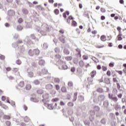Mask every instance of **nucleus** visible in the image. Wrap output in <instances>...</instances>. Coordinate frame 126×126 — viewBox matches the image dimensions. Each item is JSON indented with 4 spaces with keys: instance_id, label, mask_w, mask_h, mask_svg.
<instances>
[{
    "instance_id": "dca6fc26",
    "label": "nucleus",
    "mask_w": 126,
    "mask_h": 126,
    "mask_svg": "<svg viewBox=\"0 0 126 126\" xmlns=\"http://www.w3.org/2000/svg\"><path fill=\"white\" fill-rule=\"evenodd\" d=\"M122 36H123V34H122L121 33H119L117 36L118 41H122V40H123V37H122Z\"/></svg>"
},
{
    "instance_id": "a211bd4d",
    "label": "nucleus",
    "mask_w": 126,
    "mask_h": 126,
    "mask_svg": "<svg viewBox=\"0 0 126 126\" xmlns=\"http://www.w3.org/2000/svg\"><path fill=\"white\" fill-rule=\"evenodd\" d=\"M30 101L34 102V103H38L39 102V100L33 97L30 98Z\"/></svg>"
},
{
    "instance_id": "5fc2aeb1",
    "label": "nucleus",
    "mask_w": 126,
    "mask_h": 126,
    "mask_svg": "<svg viewBox=\"0 0 126 126\" xmlns=\"http://www.w3.org/2000/svg\"><path fill=\"white\" fill-rule=\"evenodd\" d=\"M73 63L75 64H77L78 63V59H75L73 61Z\"/></svg>"
},
{
    "instance_id": "4468645a",
    "label": "nucleus",
    "mask_w": 126,
    "mask_h": 126,
    "mask_svg": "<svg viewBox=\"0 0 126 126\" xmlns=\"http://www.w3.org/2000/svg\"><path fill=\"white\" fill-rule=\"evenodd\" d=\"M22 12L23 13V14H25V15H28V13H29V11L26 8H23L22 10Z\"/></svg>"
},
{
    "instance_id": "0eeeda50",
    "label": "nucleus",
    "mask_w": 126,
    "mask_h": 126,
    "mask_svg": "<svg viewBox=\"0 0 126 126\" xmlns=\"http://www.w3.org/2000/svg\"><path fill=\"white\" fill-rule=\"evenodd\" d=\"M109 105H110L109 100L106 99L103 101V106L104 108L107 109V111H108V112H110L111 110L109 109Z\"/></svg>"
},
{
    "instance_id": "603ef678",
    "label": "nucleus",
    "mask_w": 126,
    "mask_h": 126,
    "mask_svg": "<svg viewBox=\"0 0 126 126\" xmlns=\"http://www.w3.org/2000/svg\"><path fill=\"white\" fill-rule=\"evenodd\" d=\"M71 98L70 94H67L65 96V99H66L67 100H69Z\"/></svg>"
},
{
    "instance_id": "4be33fe9",
    "label": "nucleus",
    "mask_w": 126,
    "mask_h": 126,
    "mask_svg": "<svg viewBox=\"0 0 126 126\" xmlns=\"http://www.w3.org/2000/svg\"><path fill=\"white\" fill-rule=\"evenodd\" d=\"M77 94H78V93H75L74 94V96L72 99L73 102H75V101L77 100Z\"/></svg>"
},
{
    "instance_id": "2f4dec72",
    "label": "nucleus",
    "mask_w": 126,
    "mask_h": 126,
    "mask_svg": "<svg viewBox=\"0 0 126 126\" xmlns=\"http://www.w3.org/2000/svg\"><path fill=\"white\" fill-rule=\"evenodd\" d=\"M110 118L111 119V120H115L116 119V117L115 116V114L113 113H110Z\"/></svg>"
},
{
    "instance_id": "f8f14e48",
    "label": "nucleus",
    "mask_w": 126,
    "mask_h": 126,
    "mask_svg": "<svg viewBox=\"0 0 126 126\" xmlns=\"http://www.w3.org/2000/svg\"><path fill=\"white\" fill-rule=\"evenodd\" d=\"M7 15L8 16H14L15 15V11L13 10H9L7 11Z\"/></svg>"
},
{
    "instance_id": "f3484780",
    "label": "nucleus",
    "mask_w": 126,
    "mask_h": 126,
    "mask_svg": "<svg viewBox=\"0 0 126 126\" xmlns=\"http://www.w3.org/2000/svg\"><path fill=\"white\" fill-rule=\"evenodd\" d=\"M96 73H97V72H96V70H94L93 71H92L91 73V76L92 77V78H94V77L95 76V75H96Z\"/></svg>"
},
{
    "instance_id": "338daca9",
    "label": "nucleus",
    "mask_w": 126,
    "mask_h": 126,
    "mask_svg": "<svg viewBox=\"0 0 126 126\" xmlns=\"http://www.w3.org/2000/svg\"><path fill=\"white\" fill-rule=\"evenodd\" d=\"M32 66H33V67H36V66H37V65L36 64V63L34 62H32Z\"/></svg>"
},
{
    "instance_id": "bb28decb",
    "label": "nucleus",
    "mask_w": 126,
    "mask_h": 126,
    "mask_svg": "<svg viewBox=\"0 0 126 126\" xmlns=\"http://www.w3.org/2000/svg\"><path fill=\"white\" fill-rule=\"evenodd\" d=\"M28 76L29 77H33V76H34V73H32V71H28Z\"/></svg>"
},
{
    "instance_id": "a18cd8bd",
    "label": "nucleus",
    "mask_w": 126,
    "mask_h": 126,
    "mask_svg": "<svg viewBox=\"0 0 126 126\" xmlns=\"http://www.w3.org/2000/svg\"><path fill=\"white\" fill-rule=\"evenodd\" d=\"M72 25L74 26V27H75V26H77V23L74 20L72 21Z\"/></svg>"
},
{
    "instance_id": "e2e57ef3",
    "label": "nucleus",
    "mask_w": 126,
    "mask_h": 126,
    "mask_svg": "<svg viewBox=\"0 0 126 126\" xmlns=\"http://www.w3.org/2000/svg\"><path fill=\"white\" fill-rule=\"evenodd\" d=\"M21 63H22L21 61H20V60H19V59H18V60L16 61V63H17V64L20 65Z\"/></svg>"
},
{
    "instance_id": "20e7f679",
    "label": "nucleus",
    "mask_w": 126,
    "mask_h": 126,
    "mask_svg": "<svg viewBox=\"0 0 126 126\" xmlns=\"http://www.w3.org/2000/svg\"><path fill=\"white\" fill-rule=\"evenodd\" d=\"M105 100V95L103 94H100L98 95L97 99V98H94V103H95V104H98V103H102L103 101Z\"/></svg>"
},
{
    "instance_id": "423d86ee",
    "label": "nucleus",
    "mask_w": 126,
    "mask_h": 126,
    "mask_svg": "<svg viewBox=\"0 0 126 126\" xmlns=\"http://www.w3.org/2000/svg\"><path fill=\"white\" fill-rule=\"evenodd\" d=\"M50 97V95H49V94L48 93H45L44 94L42 95V102H43V103H45V102H49L50 101V100H49V98Z\"/></svg>"
},
{
    "instance_id": "e433bc0d",
    "label": "nucleus",
    "mask_w": 126,
    "mask_h": 126,
    "mask_svg": "<svg viewBox=\"0 0 126 126\" xmlns=\"http://www.w3.org/2000/svg\"><path fill=\"white\" fill-rule=\"evenodd\" d=\"M54 12L55 14L58 15L60 13V10H59L58 9H55L54 11Z\"/></svg>"
},
{
    "instance_id": "393cba45",
    "label": "nucleus",
    "mask_w": 126,
    "mask_h": 126,
    "mask_svg": "<svg viewBox=\"0 0 126 126\" xmlns=\"http://www.w3.org/2000/svg\"><path fill=\"white\" fill-rule=\"evenodd\" d=\"M23 29V27L21 25H18L17 26L16 30L17 31H21Z\"/></svg>"
},
{
    "instance_id": "0e129e2a",
    "label": "nucleus",
    "mask_w": 126,
    "mask_h": 126,
    "mask_svg": "<svg viewBox=\"0 0 126 126\" xmlns=\"http://www.w3.org/2000/svg\"><path fill=\"white\" fill-rule=\"evenodd\" d=\"M12 45H13V47H14V48L18 47V43H17V42H15V43H13Z\"/></svg>"
},
{
    "instance_id": "ea45409f",
    "label": "nucleus",
    "mask_w": 126,
    "mask_h": 126,
    "mask_svg": "<svg viewBox=\"0 0 126 126\" xmlns=\"http://www.w3.org/2000/svg\"><path fill=\"white\" fill-rule=\"evenodd\" d=\"M65 60L66 61H71L72 60V56H67L65 58Z\"/></svg>"
},
{
    "instance_id": "5701e85b",
    "label": "nucleus",
    "mask_w": 126,
    "mask_h": 126,
    "mask_svg": "<svg viewBox=\"0 0 126 126\" xmlns=\"http://www.w3.org/2000/svg\"><path fill=\"white\" fill-rule=\"evenodd\" d=\"M53 85H52V84H48L46 86V89L48 90H51V89H53Z\"/></svg>"
},
{
    "instance_id": "de8ad7c7",
    "label": "nucleus",
    "mask_w": 126,
    "mask_h": 126,
    "mask_svg": "<svg viewBox=\"0 0 126 126\" xmlns=\"http://www.w3.org/2000/svg\"><path fill=\"white\" fill-rule=\"evenodd\" d=\"M72 114H73V111H72V110H69L68 111V115H69V116H71Z\"/></svg>"
},
{
    "instance_id": "58836bf2",
    "label": "nucleus",
    "mask_w": 126,
    "mask_h": 126,
    "mask_svg": "<svg viewBox=\"0 0 126 126\" xmlns=\"http://www.w3.org/2000/svg\"><path fill=\"white\" fill-rule=\"evenodd\" d=\"M63 53L64 55H68L69 54V51L67 49H64Z\"/></svg>"
},
{
    "instance_id": "ddd939ff",
    "label": "nucleus",
    "mask_w": 126,
    "mask_h": 126,
    "mask_svg": "<svg viewBox=\"0 0 126 126\" xmlns=\"http://www.w3.org/2000/svg\"><path fill=\"white\" fill-rule=\"evenodd\" d=\"M78 101L80 102H83L84 101V96L83 95H79L78 96Z\"/></svg>"
},
{
    "instance_id": "a19ab883",
    "label": "nucleus",
    "mask_w": 126,
    "mask_h": 126,
    "mask_svg": "<svg viewBox=\"0 0 126 126\" xmlns=\"http://www.w3.org/2000/svg\"><path fill=\"white\" fill-rule=\"evenodd\" d=\"M31 88H32L31 85L30 84L27 85L26 87V90H30Z\"/></svg>"
},
{
    "instance_id": "7c9ffc66",
    "label": "nucleus",
    "mask_w": 126,
    "mask_h": 126,
    "mask_svg": "<svg viewBox=\"0 0 126 126\" xmlns=\"http://www.w3.org/2000/svg\"><path fill=\"white\" fill-rule=\"evenodd\" d=\"M3 119L4 120H10V119H11V117L9 115H4Z\"/></svg>"
},
{
    "instance_id": "69168bd1",
    "label": "nucleus",
    "mask_w": 126,
    "mask_h": 126,
    "mask_svg": "<svg viewBox=\"0 0 126 126\" xmlns=\"http://www.w3.org/2000/svg\"><path fill=\"white\" fill-rule=\"evenodd\" d=\"M69 119L70 122H73V121H74V118L72 117L71 116L69 117Z\"/></svg>"
},
{
    "instance_id": "f257e3e1",
    "label": "nucleus",
    "mask_w": 126,
    "mask_h": 126,
    "mask_svg": "<svg viewBox=\"0 0 126 126\" xmlns=\"http://www.w3.org/2000/svg\"><path fill=\"white\" fill-rule=\"evenodd\" d=\"M90 115L89 119H87L84 122L85 126H94V123H95V110H91L89 112Z\"/></svg>"
},
{
    "instance_id": "1a4fd4ad",
    "label": "nucleus",
    "mask_w": 126,
    "mask_h": 126,
    "mask_svg": "<svg viewBox=\"0 0 126 126\" xmlns=\"http://www.w3.org/2000/svg\"><path fill=\"white\" fill-rule=\"evenodd\" d=\"M24 42H25V43H26L27 45H32V44H33V41H32L30 38L28 36H27L24 40Z\"/></svg>"
},
{
    "instance_id": "6e6d98bb",
    "label": "nucleus",
    "mask_w": 126,
    "mask_h": 126,
    "mask_svg": "<svg viewBox=\"0 0 126 126\" xmlns=\"http://www.w3.org/2000/svg\"><path fill=\"white\" fill-rule=\"evenodd\" d=\"M5 59V56L4 55H2L1 54H0V59L2 61H3Z\"/></svg>"
},
{
    "instance_id": "c9c22d12",
    "label": "nucleus",
    "mask_w": 126,
    "mask_h": 126,
    "mask_svg": "<svg viewBox=\"0 0 126 126\" xmlns=\"http://www.w3.org/2000/svg\"><path fill=\"white\" fill-rule=\"evenodd\" d=\"M48 47H49V45H48V43H44L43 45V48L44 49V50H46V49H48Z\"/></svg>"
},
{
    "instance_id": "c756f323",
    "label": "nucleus",
    "mask_w": 126,
    "mask_h": 126,
    "mask_svg": "<svg viewBox=\"0 0 126 126\" xmlns=\"http://www.w3.org/2000/svg\"><path fill=\"white\" fill-rule=\"evenodd\" d=\"M66 15H69V11H66L64 13H63V18H66Z\"/></svg>"
},
{
    "instance_id": "13d9d810",
    "label": "nucleus",
    "mask_w": 126,
    "mask_h": 126,
    "mask_svg": "<svg viewBox=\"0 0 126 126\" xmlns=\"http://www.w3.org/2000/svg\"><path fill=\"white\" fill-rule=\"evenodd\" d=\"M0 106L3 108V109H6V106L4 104H2V103L1 102V101H0Z\"/></svg>"
},
{
    "instance_id": "c03bdc74",
    "label": "nucleus",
    "mask_w": 126,
    "mask_h": 126,
    "mask_svg": "<svg viewBox=\"0 0 126 126\" xmlns=\"http://www.w3.org/2000/svg\"><path fill=\"white\" fill-rule=\"evenodd\" d=\"M19 86H20V87H23V86H24V81H21L19 84Z\"/></svg>"
},
{
    "instance_id": "f704fd0d",
    "label": "nucleus",
    "mask_w": 126,
    "mask_h": 126,
    "mask_svg": "<svg viewBox=\"0 0 126 126\" xmlns=\"http://www.w3.org/2000/svg\"><path fill=\"white\" fill-rule=\"evenodd\" d=\"M79 64L81 67H83L84 66V62H83L82 61H80L79 62Z\"/></svg>"
},
{
    "instance_id": "f03ea898",
    "label": "nucleus",
    "mask_w": 126,
    "mask_h": 126,
    "mask_svg": "<svg viewBox=\"0 0 126 126\" xmlns=\"http://www.w3.org/2000/svg\"><path fill=\"white\" fill-rule=\"evenodd\" d=\"M41 27L42 30L40 32V34H41L42 36H46L47 33L50 32V28H49V26L46 24H43L42 25Z\"/></svg>"
},
{
    "instance_id": "bf43d9fd",
    "label": "nucleus",
    "mask_w": 126,
    "mask_h": 126,
    "mask_svg": "<svg viewBox=\"0 0 126 126\" xmlns=\"http://www.w3.org/2000/svg\"><path fill=\"white\" fill-rule=\"evenodd\" d=\"M5 125L7 126H10V125H11V123L10 121H7L5 122Z\"/></svg>"
},
{
    "instance_id": "9b49d317",
    "label": "nucleus",
    "mask_w": 126,
    "mask_h": 126,
    "mask_svg": "<svg viewBox=\"0 0 126 126\" xmlns=\"http://www.w3.org/2000/svg\"><path fill=\"white\" fill-rule=\"evenodd\" d=\"M48 73V69H46V68H43L41 72H39V75L40 76H42V75H44L45 74H47Z\"/></svg>"
},
{
    "instance_id": "3c124183",
    "label": "nucleus",
    "mask_w": 126,
    "mask_h": 126,
    "mask_svg": "<svg viewBox=\"0 0 126 126\" xmlns=\"http://www.w3.org/2000/svg\"><path fill=\"white\" fill-rule=\"evenodd\" d=\"M114 65H115V63H114V62H111L109 64V66H110V67H114Z\"/></svg>"
},
{
    "instance_id": "37998d69",
    "label": "nucleus",
    "mask_w": 126,
    "mask_h": 126,
    "mask_svg": "<svg viewBox=\"0 0 126 126\" xmlns=\"http://www.w3.org/2000/svg\"><path fill=\"white\" fill-rule=\"evenodd\" d=\"M67 105L69 107H73L74 106V104L73 103V102H69L67 103Z\"/></svg>"
},
{
    "instance_id": "cd10ccee",
    "label": "nucleus",
    "mask_w": 126,
    "mask_h": 126,
    "mask_svg": "<svg viewBox=\"0 0 126 126\" xmlns=\"http://www.w3.org/2000/svg\"><path fill=\"white\" fill-rule=\"evenodd\" d=\"M100 40L101 41H102V42H105L106 41V40H107L106 39V36H105V35H102L100 36Z\"/></svg>"
},
{
    "instance_id": "a878e982",
    "label": "nucleus",
    "mask_w": 126,
    "mask_h": 126,
    "mask_svg": "<svg viewBox=\"0 0 126 126\" xmlns=\"http://www.w3.org/2000/svg\"><path fill=\"white\" fill-rule=\"evenodd\" d=\"M94 110L96 112H99L100 111V107L95 105L94 107Z\"/></svg>"
},
{
    "instance_id": "4c0bfd02",
    "label": "nucleus",
    "mask_w": 126,
    "mask_h": 126,
    "mask_svg": "<svg viewBox=\"0 0 126 126\" xmlns=\"http://www.w3.org/2000/svg\"><path fill=\"white\" fill-rule=\"evenodd\" d=\"M33 83L35 85H39V84H40V81H39V80H35L33 81Z\"/></svg>"
},
{
    "instance_id": "9d476101",
    "label": "nucleus",
    "mask_w": 126,
    "mask_h": 126,
    "mask_svg": "<svg viewBox=\"0 0 126 126\" xmlns=\"http://www.w3.org/2000/svg\"><path fill=\"white\" fill-rule=\"evenodd\" d=\"M44 106L47 107L49 110H54V103L49 104L45 102L44 103Z\"/></svg>"
},
{
    "instance_id": "2eb2a0df",
    "label": "nucleus",
    "mask_w": 126,
    "mask_h": 126,
    "mask_svg": "<svg viewBox=\"0 0 126 126\" xmlns=\"http://www.w3.org/2000/svg\"><path fill=\"white\" fill-rule=\"evenodd\" d=\"M103 116V112L102 111H97L96 114V118H100Z\"/></svg>"
},
{
    "instance_id": "b1692460",
    "label": "nucleus",
    "mask_w": 126,
    "mask_h": 126,
    "mask_svg": "<svg viewBox=\"0 0 126 126\" xmlns=\"http://www.w3.org/2000/svg\"><path fill=\"white\" fill-rule=\"evenodd\" d=\"M100 123L102 125H106V124H107V119H106L105 118H103L101 120Z\"/></svg>"
},
{
    "instance_id": "052dcab7",
    "label": "nucleus",
    "mask_w": 126,
    "mask_h": 126,
    "mask_svg": "<svg viewBox=\"0 0 126 126\" xmlns=\"http://www.w3.org/2000/svg\"><path fill=\"white\" fill-rule=\"evenodd\" d=\"M101 68H102L103 71H106V70H107V69H108V68L105 66H102L101 67Z\"/></svg>"
},
{
    "instance_id": "c85d7f7f",
    "label": "nucleus",
    "mask_w": 126,
    "mask_h": 126,
    "mask_svg": "<svg viewBox=\"0 0 126 126\" xmlns=\"http://www.w3.org/2000/svg\"><path fill=\"white\" fill-rule=\"evenodd\" d=\"M97 92H98V93H103L104 92V90L101 88H98L96 90Z\"/></svg>"
},
{
    "instance_id": "864d4df0",
    "label": "nucleus",
    "mask_w": 126,
    "mask_h": 126,
    "mask_svg": "<svg viewBox=\"0 0 126 126\" xmlns=\"http://www.w3.org/2000/svg\"><path fill=\"white\" fill-rule=\"evenodd\" d=\"M55 53H56L57 54H59V53H60V48H59V47H56L55 49Z\"/></svg>"
},
{
    "instance_id": "09e8293b",
    "label": "nucleus",
    "mask_w": 126,
    "mask_h": 126,
    "mask_svg": "<svg viewBox=\"0 0 126 126\" xmlns=\"http://www.w3.org/2000/svg\"><path fill=\"white\" fill-rule=\"evenodd\" d=\"M54 81L55 82H56V83H60V78H54Z\"/></svg>"
},
{
    "instance_id": "72a5a7b5",
    "label": "nucleus",
    "mask_w": 126,
    "mask_h": 126,
    "mask_svg": "<svg viewBox=\"0 0 126 126\" xmlns=\"http://www.w3.org/2000/svg\"><path fill=\"white\" fill-rule=\"evenodd\" d=\"M37 94H43L44 93V91L42 89H38L36 91Z\"/></svg>"
},
{
    "instance_id": "680f3d73",
    "label": "nucleus",
    "mask_w": 126,
    "mask_h": 126,
    "mask_svg": "<svg viewBox=\"0 0 126 126\" xmlns=\"http://www.w3.org/2000/svg\"><path fill=\"white\" fill-rule=\"evenodd\" d=\"M115 71L119 73L120 75H122L123 74V71L122 70H116Z\"/></svg>"
},
{
    "instance_id": "8fccbe9b",
    "label": "nucleus",
    "mask_w": 126,
    "mask_h": 126,
    "mask_svg": "<svg viewBox=\"0 0 126 126\" xmlns=\"http://www.w3.org/2000/svg\"><path fill=\"white\" fill-rule=\"evenodd\" d=\"M68 86H69V87H72V86H73V83H72V82L71 81L68 82Z\"/></svg>"
},
{
    "instance_id": "aec40b11",
    "label": "nucleus",
    "mask_w": 126,
    "mask_h": 126,
    "mask_svg": "<svg viewBox=\"0 0 126 126\" xmlns=\"http://www.w3.org/2000/svg\"><path fill=\"white\" fill-rule=\"evenodd\" d=\"M39 65H45V60L41 59L39 61Z\"/></svg>"
},
{
    "instance_id": "49530a36",
    "label": "nucleus",
    "mask_w": 126,
    "mask_h": 126,
    "mask_svg": "<svg viewBox=\"0 0 126 126\" xmlns=\"http://www.w3.org/2000/svg\"><path fill=\"white\" fill-rule=\"evenodd\" d=\"M24 121L25 123H28L30 121V119H29L27 116H26L24 118Z\"/></svg>"
},
{
    "instance_id": "473e14b6",
    "label": "nucleus",
    "mask_w": 126,
    "mask_h": 126,
    "mask_svg": "<svg viewBox=\"0 0 126 126\" xmlns=\"http://www.w3.org/2000/svg\"><path fill=\"white\" fill-rule=\"evenodd\" d=\"M33 50H34V55H39L40 50H39V49H33Z\"/></svg>"
},
{
    "instance_id": "6e6552de",
    "label": "nucleus",
    "mask_w": 126,
    "mask_h": 126,
    "mask_svg": "<svg viewBox=\"0 0 126 126\" xmlns=\"http://www.w3.org/2000/svg\"><path fill=\"white\" fill-rule=\"evenodd\" d=\"M108 98L110 100H112V101L115 103L118 101V97H117V96H114V94H108Z\"/></svg>"
},
{
    "instance_id": "6ab92c4d",
    "label": "nucleus",
    "mask_w": 126,
    "mask_h": 126,
    "mask_svg": "<svg viewBox=\"0 0 126 126\" xmlns=\"http://www.w3.org/2000/svg\"><path fill=\"white\" fill-rule=\"evenodd\" d=\"M28 54L29 56H31V57H33V56L34 55V50L32 51V50L30 49L28 52Z\"/></svg>"
},
{
    "instance_id": "39448f33",
    "label": "nucleus",
    "mask_w": 126,
    "mask_h": 126,
    "mask_svg": "<svg viewBox=\"0 0 126 126\" xmlns=\"http://www.w3.org/2000/svg\"><path fill=\"white\" fill-rule=\"evenodd\" d=\"M59 32L60 33L58 35V39L61 43L63 44V30H61Z\"/></svg>"
},
{
    "instance_id": "774afa93",
    "label": "nucleus",
    "mask_w": 126,
    "mask_h": 126,
    "mask_svg": "<svg viewBox=\"0 0 126 126\" xmlns=\"http://www.w3.org/2000/svg\"><path fill=\"white\" fill-rule=\"evenodd\" d=\"M70 70L71 72H74L75 71V67H72Z\"/></svg>"
},
{
    "instance_id": "412c9836",
    "label": "nucleus",
    "mask_w": 126,
    "mask_h": 126,
    "mask_svg": "<svg viewBox=\"0 0 126 126\" xmlns=\"http://www.w3.org/2000/svg\"><path fill=\"white\" fill-rule=\"evenodd\" d=\"M104 82L106 84H110L111 83V80H110V78H104Z\"/></svg>"
},
{
    "instance_id": "7ed1b4c3",
    "label": "nucleus",
    "mask_w": 126,
    "mask_h": 126,
    "mask_svg": "<svg viewBox=\"0 0 126 126\" xmlns=\"http://www.w3.org/2000/svg\"><path fill=\"white\" fill-rule=\"evenodd\" d=\"M56 59H58V60L57 61V64H58L59 69H63V61L60 60L62 56L60 55L56 54L55 55Z\"/></svg>"
},
{
    "instance_id": "4d7b16f0",
    "label": "nucleus",
    "mask_w": 126,
    "mask_h": 126,
    "mask_svg": "<svg viewBox=\"0 0 126 126\" xmlns=\"http://www.w3.org/2000/svg\"><path fill=\"white\" fill-rule=\"evenodd\" d=\"M31 37L32 38V40H36V36L34 34H32L31 35Z\"/></svg>"
},
{
    "instance_id": "79ce46f5",
    "label": "nucleus",
    "mask_w": 126,
    "mask_h": 126,
    "mask_svg": "<svg viewBox=\"0 0 126 126\" xmlns=\"http://www.w3.org/2000/svg\"><path fill=\"white\" fill-rule=\"evenodd\" d=\"M17 22L19 24H21V23H22L23 22V19H22V18H19L18 19Z\"/></svg>"
}]
</instances>
